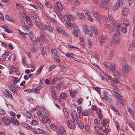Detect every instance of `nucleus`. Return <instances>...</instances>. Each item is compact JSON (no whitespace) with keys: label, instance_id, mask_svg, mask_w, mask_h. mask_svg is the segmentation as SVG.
I'll use <instances>...</instances> for the list:
<instances>
[{"label":"nucleus","instance_id":"nucleus-1","mask_svg":"<svg viewBox=\"0 0 135 135\" xmlns=\"http://www.w3.org/2000/svg\"><path fill=\"white\" fill-rule=\"evenodd\" d=\"M115 65L113 63L111 64V66H110V70L114 74V75H120L119 73L117 71L116 69H115Z\"/></svg>","mask_w":135,"mask_h":135},{"label":"nucleus","instance_id":"nucleus-2","mask_svg":"<svg viewBox=\"0 0 135 135\" xmlns=\"http://www.w3.org/2000/svg\"><path fill=\"white\" fill-rule=\"evenodd\" d=\"M54 9L55 11L63 10V7L61 3L59 2H56V5L54 6Z\"/></svg>","mask_w":135,"mask_h":135},{"label":"nucleus","instance_id":"nucleus-3","mask_svg":"<svg viewBox=\"0 0 135 135\" xmlns=\"http://www.w3.org/2000/svg\"><path fill=\"white\" fill-rule=\"evenodd\" d=\"M113 92L114 93V96L118 100H121L122 99V97L120 95L118 92L116 90H113Z\"/></svg>","mask_w":135,"mask_h":135},{"label":"nucleus","instance_id":"nucleus-4","mask_svg":"<svg viewBox=\"0 0 135 135\" xmlns=\"http://www.w3.org/2000/svg\"><path fill=\"white\" fill-rule=\"evenodd\" d=\"M42 121L43 124L46 123L48 124H50L51 122L50 119L48 117H46L45 116L43 117Z\"/></svg>","mask_w":135,"mask_h":135},{"label":"nucleus","instance_id":"nucleus-5","mask_svg":"<svg viewBox=\"0 0 135 135\" xmlns=\"http://www.w3.org/2000/svg\"><path fill=\"white\" fill-rule=\"evenodd\" d=\"M123 72H125V73H126L127 72L129 71L130 68L129 65L127 64L124 65H123ZM123 74H124L123 72Z\"/></svg>","mask_w":135,"mask_h":135},{"label":"nucleus","instance_id":"nucleus-6","mask_svg":"<svg viewBox=\"0 0 135 135\" xmlns=\"http://www.w3.org/2000/svg\"><path fill=\"white\" fill-rule=\"evenodd\" d=\"M11 120L13 125L14 124L17 126L19 124V122L16 119L15 117H13L11 118Z\"/></svg>","mask_w":135,"mask_h":135},{"label":"nucleus","instance_id":"nucleus-7","mask_svg":"<svg viewBox=\"0 0 135 135\" xmlns=\"http://www.w3.org/2000/svg\"><path fill=\"white\" fill-rule=\"evenodd\" d=\"M2 120L5 124L6 125H9L11 123V121L9 119L6 117H3Z\"/></svg>","mask_w":135,"mask_h":135},{"label":"nucleus","instance_id":"nucleus-8","mask_svg":"<svg viewBox=\"0 0 135 135\" xmlns=\"http://www.w3.org/2000/svg\"><path fill=\"white\" fill-rule=\"evenodd\" d=\"M99 39L100 40V45H102V44H101L103 43L106 40V37L105 36L102 35L100 37Z\"/></svg>","mask_w":135,"mask_h":135},{"label":"nucleus","instance_id":"nucleus-9","mask_svg":"<svg viewBox=\"0 0 135 135\" xmlns=\"http://www.w3.org/2000/svg\"><path fill=\"white\" fill-rule=\"evenodd\" d=\"M127 109L129 112V113L132 118L133 119H134L135 118V112H134V111H133L128 107H127Z\"/></svg>","mask_w":135,"mask_h":135},{"label":"nucleus","instance_id":"nucleus-10","mask_svg":"<svg viewBox=\"0 0 135 135\" xmlns=\"http://www.w3.org/2000/svg\"><path fill=\"white\" fill-rule=\"evenodd\" d=\"M120 1H118L114 4L113 8V10L114 11L116 10L118 8L120 4Z\"/></svg>","mask_w":135,"mask_h":135},{"label":"nucleus","instance_id":"nucleus-11","mask_svg":"<svg viewBox=\"0 0 135 135\" xmlns=\"http://www.w3.org/2000/svg\"><path fill=\"white\" fill-rule=\"evenodd\" d=\"M19 87L18 85H12L10 88V89L11 91L15 94H17V92L16 91V88H18Z\"/></svg>","mask_w":135,"mask_h":135},{"label":"nucleus","instance_id":"nucleus-12","mask_svg":"<svg viewBox=\"0 0 135 135\" xmlns=\"http://www.w3.org/2000/svg\"><path fill=\"white\" fill-rule=\"evenodd\" d=\"M91 29L93 32L96 34H98L99 33V31L97 28L94 26H91L90 27Z\"/></svg>","mask_w":135,"mask_h":135},{"label":"nucleus","instance_id":"nucleus-13","mask_svg":"<svg viewBox=\"0 0 135 135\" xmlns=\"http://www.w3.org/2000/svg\"><path fill=\"white\" fill-rule=\"evenodd\" d=\"M67 124L70 128L72 129L73 128L74 126V123L72 121L68 120L67 121Z\"/></svg>","mask_w":135,"mask_h":135},{"label":"nucleus","instance_id":"nucleus-14","mask_svg":"<svg viewBox=\"0 0 135 135\" xmlns=\"http://www.w3.org/2000/svg\"><path fill=\"white\" fill-rule=\"evenodd\" d=\"M66 57L69 58H73L74 57V55L72 53L68 52L65 54Z\"/></svg>","mask_w":135,"mask_h":135},{"label":"nucleus","instance_id":"nucleus-15","mask_svg":"<svg viewBox=\"0 0 135 135\" xmlns=\"http://www.w3.org/2000/svg\"><path fill=\"white\" fill-rule=\"evenodd\" d=\"M35 132L37 134H44L45 133L43 130L40 129H38L35 130Z\"/></svg>","mask_w":135,"mask_h":135},{"label":"nucleus","instance_id":"nucleus-16","mask_svg":"<svg viewBox=\"0 0 135 135\" xmlns=\"http://www.w3.org/2000/svg\"><path fill=\"white\" fill-rule=\"evenodd\" d=\"M117 28L116 31L117 33L119 34L121 33V28H120L121 25L120 24H118L117 25Z\"/></svg>","mask_w":135,"mask_h":135},{"label":"nucleus","instance_id":"nucleus-17","mask_svg":"<svg viewBox=\"0 0 135 135\" xmlns=\"http://www.w3.org/2000/svg\"><path fill=\"white\" fill-rule=\"evenodd\" d=\"M100 7L101 8H105L106 9H108L107 4L106 2H102L101 4Z\"/></svg>","mask_w":135,"mask_h":135},{"label":"nucleus","instance_id":"nucleus-18","mask_svg":"<svg viewBox=\"0 0 135 135\" xmlns=\"http://www.w3.org/2000/svg\"><path fill=\"white\" fill-rule=\"evenodd\" d=\"M116 104L118 108H121L122 105H125V102H117Z\"/></svg>","mask_w":135,"mask_h":135},{"label":"nucleus","instance_id":"nucleus-19","mask_svg":"<svg viewBox=\"0 0 135 135\" xmlns=\"http://www.w3.org/2000/svg\"><path fill=\"white\" fill-rule=\"evenodd\" d=\"M131 61L132 64H135V55H132L131 56Z\"/></svg>","mask_w":135,"mask_h":135},{"label":"nucleus","instance_id":"nucleus-20","mask_svg":"<svg viewBox=\"0 0 135 135\" xmlns=\"http://www.w3.org/2000/svg\"><path fill=\"white\" fill-rule=\"evenodd\" d=\"M22 125L25 127L27 128L31 129H32V126H28V125L26 122H22Z\"/></svg>","mask_w":135,"mask_h":135},{"label":"nucleus","instance_id":"nucleus-21","mask_svg":"<svg viewBox=\"0 0 135 135\" xmlns=\"http://www.w3.org/2000/svg\"><path fill=\"white\" fill-rule=\"evenodd\" d=\"M41 87L40 86H38L35 88L34 90V93H39L40 90L41 89Z\"/></svg>","mask_w":135,"mask_h":135},{"label":"nucleus","instance_id":"nucleus-22","mask_svg":"<svg viewBox=\"0 0 135 135\" xmlns=\"http://www.w3.org/2000/svg\"><path fill=\"white\" fill-rule=\"evenodd\" d=\"M66 96V95L64 93H62L59 96L60 98L62 99H65Z\"/></svg>","mask_w":135,"mask_h":135},{"label":"nucleus","instance_id":"nucleus-23","mask_svg":"<svg viewBox=\"0 0 135 135\" xmlns=\"http://www.w3.org/2000/svg\"><path fill=\"white\" fill-rule=\"evenodd\" d=\"M76 114L77 113L75 110L74 109H73L71 114V117H72L73 116L74 117V116H75V119H76L77 117V115Z\"/></svg>","mask_w":135,"mask_h":135},{"label":"nucleus","instance_id":"nucleus-24","mask_svg":"<svg viewBox=\"0 0 135 135\" xmlns=\"http://www.w3.org/2000/svg\"><path fill=\"white\" fill-rule=\"evenodd\" d=\"M54 58L55 60L58 62L60 61V57L58 55V54L54 55Z\"/></svg>","mask_w":135,"mask_h":135},{"label":"nucleus","instance_id":"nucleus-25","mask_svg":"<svg viewBox=\"0 0 135 135\" xmlns=\"http://www.w3.org/2000/svg\"><path fill=\"white\" fill-rule=\"evenodd\" d=\"M79 32V30H74L73 31V33L75 36L77 37L78 36Z\"/></svg>","mask_w":135,"mask_h":135},{"label":"nucleus","instance_id":"nucleus-26","mask_svg":"<svg viewBox=\"0 0 135 135\" xmlns=\"http://www.w3.org/2000/svg\"><path fill=\"white\" fill-rule=\"evenodd\" d=\"M129 12V9L127 8H124L123 11V15L124 16L127 15Z\"/></svg>","mask_w":135,"mask_h":135},{"label":"nucleus","instance_id":"nucleus-27","mask_svg":"<svg viewBox=\"0 0 135 135\" xmlns=\"http://www.w3.org/2000/svg\"><path fill=\"white\" fill-rule=\"evenodd\" d=\"M123 23L125 25V26H127L129 24V20L126 19H124L123 21Z\"/></svg>","mask_w":135,"mask_h":135},{"label":"nucleus","instance_id":"nucleus-28","mask_svg":"<svg viewBox=\"0 0 135 135\" xmlns=\"http://www.w3.org/2000/svg\"><path fill=\"white\" fill-rule=\"evenodd\" d=\"M77 16L80 18L83 19L84 17V16L83 14L80 13L78 12L77 13Z\"/></svg>","mask_w":135,"mask_h":135},{"label":"nucleus","instance_id":"nucleus-29","mask_svg":"<svg viewBox=\"0 0 135 135\" xmlns=\"http://www.w3.org/2000/svg\"><path fill=\"white\" fill-rule=\"evenodd\" d=\"M60 131L61 133L64 134H66L65 129L62 126H61L60 128Z\"/></svg>","mask_w":135,"mask_h":135},{"label":"nucleus","instance_id":"nucleus-30","mask_svg":"<svg viewBox=\"0 0 135 135\" xmlns=\"http://www.w3.org/2000/svg\"><path fill=\"white\" fill-rule=\"evenodd\" d=\"M45 28L46 30H48L50 32H51L52 31V28L51 27L48 25H46L45 26Z\"/></svg>","mask_w":135,"mask_h":135},{"label":"nucleus","instance_id":"nucleus-31","mask_svg":"<svg viewBox=\"0 0 135 135\" xmlns=\"http://www.w3.org/2000/svg\"><path fill=\"white\" fill-rule=\"evenodd\" d=\"M9 80L10 81L14 82L18 79L17 77H14L13 76H11L9 77Z\"/></svg>","mask_w":135,"mask_h":135},{"label":"nucleus","instance_id":"nucleus-32","mask_svg":"<svg viewBox=\"0 0 135 135\" xmlns=\"http://www.w3.org/2000/svg\"><path fill=\"white\" fill-rule=\"evenodd\" d=\"M127 26H123L121 29V32H122L124 33H125L127 31Z\"/></svg>","mask_w":135,"mask_h":135},{"label":"nucleus","instance_id":"nucleus-33","mask_svg":"<svg viewBox=\"0 0 135 135\" xmlns=\"http://www.w3.org/2000/svg\"><path fill=\"white\" fill-rule=\"evenodd\" d=\"M89 114V112L86 110L84 111L83 113H82V115L84 116H87Z\"/></svg>","mask_w":135,"mask_h":135},{"label":"nucleus","instance_id":"nucleus-34","mask_svg":"<svg viewBox=\"0 0 135 135\" xmlns=\"http://www.w3.org/2000/svg\"><path fill=\"white\" fill-rule=\"evenodd\" d=\"M65 26L68 28H69V29H72V26L71 24L69 22H66L65 23Z\"/></svg>","mask_w":135,"mask_h":135},{"label":"nucleus","instance_id":"nucleus-35","mask_svg":"<svg viewBox=\"0 0 135 135\" xmlns=\"http://www.w3.org/2000/svg\"><path fill=\"white\" fill-rule=\"evenodd\" d=\"M90 31L91 30L90 29L86 28L84 29V32L86 35L88 34H89V32H90Z\"/></svg>","mask_w":135,"mask_h":135},{"label":"nucleus","instance_id":"nucleus-36","mask_svg":"<svg viewBox=\"0 0 135 135\" xmlns=\"http://www.w3.org/2000/svg\"><path fill=\"white\" fill-rule=\"evenodd\" d=\"M30 50L31 52L33 53H36L37 51V50L34 47V46H32L30 48Z\"/></svg>","mask_w":135,"mask_h":135},{"label":"nucleus","instance_id":"nucleus-37","mask_svg":"<svg viewBox=\"0 0 135 135\" xmlns=\"http://www.w3.org/2000/svg\"><path fill=\"white\" fill-rule=\"evenodd\" d=\"M130 48L133 49L135 47V41H133L129 46Z\"/></svg>","mask_w":135,"mask_h":135},{"label":"nucleus","instance_id":"nucleus-38","mask_svg":"<svg viewBox=\"0 0 135 135\" xmlns=\"http://www.w3.org/2000/svg\"><path fill=\"white\" fill-rule=\"evenodd\" d=\"M6 112L3 109H0V115H4L5 114Z\"/></svg>","mask_w":135,"mask_h":135},{"label":"nucleus","instance_id":"nucleus-39","mask_svg":"<svg viewBox=\"0 0 135 135\" xmlns=\"http://www.w3.org/2000/svg\"><path fill=\"white\" fill-rule=\"evenodd\" d=\"M77 109L78 111H79V112L78 113L79 115L80 116V115H82L81 114V113H80V112L83 111L82 109L80 107H78L77 108Z\"/></svg>","mask_w":135,"mask_h":135},{"label":"nucleus","instance_id":"nucleus-40","mask_svg":"<svg viewBox=\"0 0 135 135\" xmlns=\"http://www.w3.org/2000/svg\"><path fill=\"white\" fill-rule=\"evenodd\" d=\"M22 62L25 67H27L28 66V65L25 61V59L24 58H22Z\"/></svg>","mask_w":135,"mask_h":135},{"label":"nucleus","instance_id":"nucleus-41","mask_svg":"<svg viewBox=\"0 0 135 135\" xmlns=\"http://www.w3.org/2000/svg\"><path fill=\"white\" fill-rule=\"evenodd\" d=\"M31 125L33 126H36L37 124V121L35 120H33L31 122Z\"/></svg>","mask_w":135,"mask_h":135},{"label":"nucleus","instance_id":"nucleus-42","mask_svg":"<svg viewBox=\"0 0 135 135\" xmlns=\"http://www.w3.org/2000/svg\"><path fill=\"white\" fill-rule=\"evenodd\" d=\"M9 54L8 52H6L3 55L2 57L3 59H5L9 55Z\"/></svg>","mask_w":135,"mask_h":135},{"label":"nucleus","instance_id":"nucleus-43","mask_svg":"<svg viewBox=\"0 0 135 135\" xmlns=\"http://www.w3.org/2000/svg\"><path fill=\"white\" fill-rule=\"evenodd\" d=\"M122 62L123 65L126 64L127 62V60L126 59L124 58H122Z\"/></svg>","mask_w":135,"mask_h":135},{"label":"nucleus","instance_id":"nucleus-44","mask_svg":"<svg viewBox=\"0 0 135 135\" xmlns=\"http://www.w3.org/2000/svg\"><path fill=\"white\" fill-rule=\"evenodd\" d=\"M51 52L52 54L55 55L57 54H58V52L56 51L55 49H51Z\"/></svg>","mask_w":135,"mask_h":135},{"label":"nucleus","instance_id":"nucleus-45","mask_svg":"<svg viewBox=\"0 0 135 135\" xmlns=\"http://www.w3.org/2000/svg\"><path fill=\"white\" fill-rule=\"evenodd\" d=\"M110 21L113 25V27H114L116 26V25H115V21L114 19L111 20H110Z\"/></svg>","mask_w":135,"mask_h":135},{"label":"nucleus","instance_id":"nucleus-46","mask_svg":"<svg viewBox=\"0 0 135 135\" xmlns=\"http://www.w3.org/2000/svg\"><path fill=\"white\" fill-rule=\"evenodd\" d=\"M26 117L28 119L30 118L31 117V114L30 113L27 112L26 113Z\"/></svg>","mask_w":135,"mask_h":135},{"label":"nucleus","instance_id":"nucleus-47","mask_svg":"<svg viewBox=\"0 0 135 135\" xmlns=\"http://www.w3.org/2000/svg\"><path fill=\"white\" fill-rule=\"evenodd\" d=\"M57 80V77H55L52 79V84H54L56 83Z\"/></svg>","mask_w":135,"mask_h":135},{"label":"nucleus","instance_id":"nucleus-48","mask_svg":"<svg viewBox=\"0 0 135 135\" xmlns=\"http://www.w3.org/2000/svg\"><path fill=\"white\" fill-rule=\"evenodd\" d=\"M70 96L73 98L75 97V94L74 93V91L70 90Z\"/></svg>","mask_w":135,"mask_h":135},{"label":"nucleus","instance_id":"nucleus-49","mask_svg":"<svg viewBox=\"0 0 135 135\" xmlns=\"http://www.w3.org/2000/svg\"><path fill=\"white\" fill-rule=\"evenodd\" d=\"M5 91L7 93L9 96L11 98L13 97L11 93L8 89H6Z\"/></svg>","mask_w":135,"mask_h":135},{"label":"nucleus","instance_id":"nucleus-50","mask_svg":"<svg viewBox=\"0 0 135 135\" xmlns=\"http://www.w3.org/2000/svg\"><path fill=\"white\" fill-rule=\"evenodd\" d=\"M45 5L47 7L49 8H51V5L49 2H46L45 4Z\"/></svg>","mask_w":135,"mask_h":135},{"label":"nucleus","instance_id":"nucleus-51","mask_svg":"<svg viewBox=\"0 0 135 135\" xmlns=\"http://www.w3.org/2000/svg\"><path fill=\"white\" fill-rule=\"evenodd\" d=\"M103 95L104 96L108 97V91L106 90H104L103 91Z\"/></svg>","mask_w":135,"mask_h":135},{"label":"nucleus","instance_id":"nucleus-52","mask_svg":"<svg viewBox=\"0 0 135 135\" xmlns=\"http://www.w3.org/2000/svg\"><path fill=\"white\" fill-rule=\"evenodd\" d=\"M113 40L115 44L117 45L119 44L120 42V41L119 39L114 40Z\"/></svg>","mask_w":135,"mask_h":135},{"label":"nucleus","instance_id":"nucleus-53","mask_svg":"<svg viewBox=\"0 0 135 135\" xmlns=\"http://www.w3.org/2000/svg\"><path fill=\"white\" fill-rule=\"evenodd\" d=\"M113 54V52L112 51H111V52L109 54V59L110 60H112V59Z\"/></svg>","mask_w":135,"mask_h":135},{"label":"nucleus","instance_id":"nucleus-54","mask_svg":"<svg viewBox=\"0 0 135 135\" xmlns=\"http://www.w3.org/2000/svg\"><path fill=\"white\" fill-rule=\"evenodd\" d=\"M4 31L5 32L8 33H11L12 32V31L7 28H6L5 29Z\"/></svg>","mask_w":135,"mask_h":135},{"label":"nucleus","instance_id":"nucleus-55","mask_svg":"<svg viewBox=\"0 0 135 135\" xmlns=\"http://www.w3.org/2000/svg\"><path fill=\"white\" fill-rule=\"evenodd\" d=\"M50 127L51 129L53 130H55L56 129V127L54 125L52 124L50 125Z\"/></svg>","mask_w":135,"mask_h":135},{"label":"nucleus","instance_id":"nucleus-56","mask_svg":"<svg viewBox=\"0 0 135 135\" xmlns=\"http://www.w3.org/2000/svg\"><path fill=\"white\" fill-rule=\"evenodd\" d=\"M68 47L69 48L73 49L75 48L77 49H78V48L77 47H74L72 45H68Z\"/></svg>","mask_w":135,"mask_h":135},{"label":"nucleus","instance_id":"nucleus-57","mask_svg":"<svg viewBox=\"0 0 135 135\" xmlns=\"http://www.w3.org/2000/svg\"><path fill=\"white\" fill-rule=\"evenodd\" d=\"M5 18L6 19L10 21L11 20V18L7 15H5Z\"/></svg>","mask_w":135,"mask_h":135},{"label":"nucleus","instance_id":"nucleus-58","mask_svg":"<svg viewBox=\"0 0 135 135\" xmlns=\"http://www.w3.org/2000/svg\"><path fill=\"white\" fill-rule=\"evenodd\" d=\"M25 15L26 16H25V18H26V20H27L30 23H31L30 22L31 21V20L30 17L28 16H27L25 14Z\"/></svg>","mask_w":135,"mask_h":135},{"label":"nucleus","instance_id":"nucleus-59","mask_svg":"<svg viewBox=\"0 0 135 135\" xmlns=\"http://www.w3.org/2000/svg\"><path fill=\"white\" fill-rule=\"evenodd\" d=\"M94 89L99 94L100 92V89L97 87H94Z\"/></svg>","mask_w":135,"mask_h":135},{"label":"nucleus","instance_id":"nucleus-60","mask_svg":"<svg viewBox=\"0 0 135 135\" xmlns=\"http://www.w3.org/2000/svg\"><path fill=\"white\" fill-rule=\"evenodd\" d=\"M76 120L78 125L79 126H80V125L81 124V122L80 121L79 119H76Z\"/></svg>","mask_w":135,"mask_h":135},{"label":"nucleus","instance_id":"nucleus-61","mask_svg":"<svg viewBox=\"0 0 135 135\" xmlns=\"http://www.w3.org/2000/svg\"><path fill=\"white\" fill-rule=\"evenodd\" d=\"M112 81L114 83H115L116 84H117L118 83V80L115 78L113 79Z\"/></svg>","mask_w":135,"mask_h":135},{"label":"nucleus","instance_id":"nucleus-62","mask_svg":"<svg viewBox=\"0 0 135 135\" xmlns=\"http://www.w3.org/2000/svg\"><path fill=\"white\" fill-rule=\"evenodd\" d=\"M54 66L53 65H51L49 67V71H52L53 70L54 68Z\"/></svg>","mask_w":135,"mask_h":135},{"label":"nucleus","instance_id":"nucleus-63","mask_svg":"<svg viewBox=\"0 0 135 135\" xmlns=\"http://www.w3.org/2000/svg\"><path fill=\"white\" fill-rule=\"evenodd\" d=\"M80 4L79 0H76L75 2V4L76 6H78Z\"/></svg>","mask_w":135,"mask_h":135},{"label":"nucleus","instance_id":"nucleus-64","mask_svg":"<svg viewBox=\"0 0 135 135\" xmlns=\"http://www.w3.org/2000/svg\"><path fill=\"white\" fill-rule=\"evenodd\" d=\"M129 126L132 128L133 129H135V127L134 126L133 124L131 123L129 124Z\"/></svg>","mask_w":135,"mask_h":135}]
</instances>
